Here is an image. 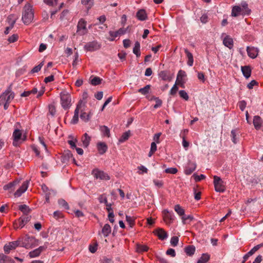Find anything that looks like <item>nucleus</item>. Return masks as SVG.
<instances>
[{"label":"nucleus","mask_w":263,"mask_h":263,"mask_svg":"<svg viewBox=\"0 0 263 263\" xmlns=\"http://www.w3.org/2000/svg\"><path fill=\"white\" fill-rule=\"evenodd\" d=\"M92 174L96 179L103 180H108L110 179V177L107 173L98 169H94L92 170Z\"/></svg>","instance_id":"obj_8"},{"label":"nucleus","mask_w":263,"mask_h":263,"mask_svg":"<svg viewBox=\"0 0 263 263\" xmlns=\"http://www.w3.org/2000/svg\"><path fill=\"white\" fill-rule=\"evenodd\" d=\"M136 16L139 20L142 21L147 18V14L144 9L139 10L136 14Z\"/></svg>","instance_id":"obj_29"},{"label":"nucleus","mask_w":263,"mask_h":263,"mask_svg":"<svg viewBox=\"0 0 263 263\" xmlns=\"http://www.w3.org/2000/svg\"><path fill=\"white\" fill-rule=\"evenodd\" d=\"M18 209L23 212V215H28L31 212V209L25 204L21 205L19 206Z\"/></svg>","instance_id":"obj_31"},{"label":"nucleus","mask_w":263,"mask_h":263,"mask_svg":"<svg viewBox=\"0 0 263 263\" xmlns=\"http://www.w3.org/2000/svg\"><path fill=\"white\" fill-rule=\"evenodd\" d=\"M84 106V104L83 103L82 101H80L77 106V107L74 110V116L71 120V123L73 124H76L79 120V110Z\"/></svg>","instance_id":"obj_13"},{"label":"nucleus","mask_w":263,"mask_h":263,"mask_svg":"<svg viewBox=\"0 0 263 263\" xmlns=\"http://www.w3.org/2000/svg\"><path fill=\"white\" fill-rule=\"evenodd\" d=\"M48 108H49V114L52 116H54L55 114V112H56V110H55V107L53 105H49Z\"/></svg>","instance_id":"obj_57"},{"label":"nucleus","mask_w":263,"mask_h":263,"mask_svg":"<svg viewBox=\"0 0 263 263\" xmlns=\"http://www.w3.org/2000/svg\"><path fill=\"white\" fill-rule=\"evenodd\" d=\"M43 66V62H41L40 64H39L38 65L35 66L32 70H31V72L32 73H35V72H37L38 71H39L41 68L42 67V66Z\"/></svg>","instance_id":"obj_55"},{"label":"nucleus","mask_w":263,"mask_h":263,"mask_svg":"<svg viewBox=\"0 0 263 263\" xmlns=\"http://www.w3.org/2000/svg\"><path fill=\"white\" fill-rule=\"evenodd\" d=\"M166 253L167 255H171L172 257H175L176 255L175 250L172 248L168 249Z\"/></svg>","instance_id":"obj_63"},{"label":"nucleus","mask_w":263,"mask_h":263,"mask_svg":"<svg viewBox=\"0 0 263 263\" xmlns=\"http://www.w3.org/2000/svg\"><path fill=\"white\" fill-rule=\"evenodd\" d=\"M137 250L139 253L146 252L148 250V247L145 245H138L137 246Z\"/></svg>","instance_id":"obj_46"},{"label":"nucleus","mask_w":263,"mask_h":263,"mask_svg":"<svg viewBox=\"0 0 263 263\" xmlns=\"http://www.w3.org/2000/svg\"><path fill=\"white\" fill-rule=\"evenodd\" d=\"M90 114H87L86 112H82L80 115V118L84 122H87L90 119Z\"/></svg>","instance_id":"obj_47"},{"label":"nucleus","mask_w":263,"mask_h":263,"mask_svg":"<svg viewBox=\"0 0 263 263\" xmlns=\"http://www.w3.org/2000/svg\"><path fill=\"white\" fill-rule=\"evenodd\" d=\"M184 251L187 255L192 256L195 252V247L194 246H188L184 248Z\"/></svg>","instance_id":"obj_32"},{"label":"nucleus","mask_w":263,"mask_h":263,"mask_svg":"<svg viewBox=\"0 0 263 263\" xmlns=\"http://www.w3.org/2000/svg\"><path fill=\"white\" fill-rule=\"evenodd\" d=\"M101 45L97 41H92L87 43L84 46V49L86 51H94L99 49Z\"/></svg>","instance_id":"obj_10"},{"label":"nucleus","mask_w":263,"mask_h":263,"mask_svg":"<svg viewBox=\"0 0 263 263\" xmlns=\"http://www.w3.org/2000/svg\"><path fill=\"white\" fill-rule=\"evenodd\" d=\"M196 164L195 162L189 161L185 166L184 173L186 175L191 174L196 169Z\"/></svg>","instance_id":"obj_17"},{"label":"nucleus","mask_w":263,"mask_h":263,"mask_svg":"<svg viewBox=\"0 0 263 263\" xmlns=\"http://www.w3.org/2000/svg\"><path fill=\"white\" fill-rule=\"evenodd\" d=\"M44 2L47 5L53 6L57 5L58 0H44Z\"/></svg>","instance_id":"obj_58"},{"label":"nucleus","mask_w":263,"mask_h":263,"mask_svg":"<svg viewBox=\"0 0 263 263\" xmlns=\"http://www.w3.org/2000/svg\"><path fill=\"white\" fill-rule=\"evenodd\" d=\"M61 103L63 108L66 109L69 108L71 105V96L67 91L64 90L61 92Z\"/></svg>","instance_id":"obj_4"},{"label":"nucleus","mask_w":263,"mask_h":263,"mask_svg":"<svg viewBox=\"0 0 263 263\" xmlns=\"http://www.w3.org/2000/svg\"><path fill=\"white\" fill-rule=\"evenodd\" d=\"M14 93L11 91V87L9 86L0 96V106L3 105L5 110L7 109L9 104L14 99Z\"/></svg>","instance_id":"obj_1"},{"label":"nucleus","mask_w":263,"mask_h":263,"mask_svg":"<svg viewBox=\"0 0 263 263\" xmlns=\"http://www.w3.org/2000/svg\"><path fill=\"white\" fill-rule=\"evenodd\" d=\"M58 203L60 206L64 208L65 209H69L68 203L64 199H61L58 200Z\"/></svg>","instance_id":"obj_44"},{"label":"nucleus","mask_w":263,"mask_h":263,"mask_svg":"<svg viewBox=\"0 0 263 263\" xmlns=\"http://www.w3.org/2000/svg\"><path fill=\"white\" fill-rule=\"evenodd\" d=\"M156 142H152L151 145V149L148 153V157H151L153 154L157 150V145Z\"/></svg>","instance_id":"obj_41"},{"label":"nucleus","mask_w":263,"mask_h":263,"mask_svg":"<svg viewBox=\"0 0 263 263\" xmlns=\"http://www.w3.org/2000/svg\"><path fill=\"white\" fill-rule=\"evenodd\" d=\"M193 217L192 215H188V216L183 215L182 217V220L184 224L187 223L188 220L191 221L193 220Z\"/></svg>","instance_id":"obj_50"},{"label":"nucleus","mask_w":263,"mask_h":263,"mask_svg":"<svg viewBox=\"0 0 263 263\" xmlns=\"http://www.w3.org/2000/svg\"><path fill=\"white\" fill-rule=\"evenodd\" d=\"M31 216L29 215H22L18 220V224L16 222H14L13 226L15 229L18 228H22L30 220Z\"/></svg>","instance_id":"obj_7"},{"label":"nucleus","mask_w":263,"mask_h":263,"mask_svg":"<svg viewBox=\"0 0 263 263\" xmlns=\"http://www.w3.org/2000/svg\"><path fill=\"white\" fill-rule=\"evenodd\" d=\"M20 181L15 180L12 182H10L9 183L6 184L4 186L3 189L4 190H10V192H12L14 190V187L19 183Z\"/></svg>","instance_id":"obj_26"},{"label":"nucleus","mask_w":263,"mask_h":263,"mask_svg":"<svg viewBox=\"0 0 263 263\" xmlns=\"http://www.w3.org/2000/svg\"><path fill=\"white\" fill-rule=\"evenodd\" d=\"M184 52L188 59L187 64L189 66H192L194 62L193 55L187 49H184Z\"/></svg>","instance_id":"obj_30"},{"label":"nucleus","mask_w":263,"mask_h":263,"mask_svg":"<svg viewBox=\"0 0 263 263\" xmlns=\"http://www.w3.org/2000/svg\"><path fill=\"white\" fill-rule=\"evenodd\" d=\"M177 169L175 167H170V168H166L165 170V172L166 173H169V174H175L177 173Z\"/></svg>","instance_id":"obj_54"},{"label":"nucleus","mask_w":263,"mask_h":263,"mask_svg":"<svg viewBox=\"0 0 263 263\" xmlns=\"http://www.w3.org/2000/svg\"><path fill=\"white\" fill-rule=\"evenodd\" d=\"M154 233L162 240L167 237V233L163 229L158 228L154 231Z\"/></svg>","instance_id":"obj_18"},{"label":"nucleus","mask_w":263,"mask_h":263,"mask_svg":"<svg viewBox=\"0 0 263 263\" xmlns=\"http://www.w3.org/2000/svg\"><path fill=\"white\" fill-rule=\"evenodd\" d=\"M78 62H79V54L77 52L75 53L74 55V60L72 62L73 67H76L77 65Z\"/></svg>","instance_id":"obj_56"},{"label":"nucleus","mask_w":263,"mask_h":263,"mask_svg":"<svg viewBox=\"0 0 263 263\" xmlns=\"http://www.w3.org/2000/svg\"><path fill=\"white\" fill-rule=\"evenodd\" d=\"M100 130L103 136H106L107 137H110V130L106 126H101L100 127Z\"/></svg>","instance_id":"obj_33"},{"label":"nucleus","mask_w":263,"mask_h":263,"mask_svg":"<svg viewBox=\"0 0 263 263\" xmlns=\"http://www.w3.org/2000/svg\"><path fill=\"white\" fill-rule=\"evenodd\" d=\"M210 259V255L208 254H203L198 260L197 263H206Z\"/></svg>","instance_id":"obj_36"},{"label":"nucleus","mask_w":263,"mask_h":263,"mask_svg":"<svg viewBox=\"0 0 263 263\" xmlns=\"http://www.w3.org/2000/svg\"><path fill=\"white\" fill-rule=\"evenodd\" d=\"M186 76L185 72L180 70L177 74V79H176V83H177L178 84L180 85L182 87H184V84L182 82V79L184 77Z\"/></svg>","instance_id":"obj_21"},{"label":"nucleus","mask_w":263,"mask_h":263,"mask_svg":"<svg viewBox=\"0 0 263 263\" xmlns=\"http://www.w3.org/2000/svg\"><path fill=\"white\" fill-rule=\"evenodd\" d=\"M223 43L225 46L229 49H232L233 47V41L232 38L229 36H227L223 40Z\"/></svg>","instance_id":"obj_25"},{"label":"nucleus","mask_w":263,"mask_h":263,"mask_svg":"<svg viewBox=\"0 0 263 263\" xmlns=\"http://www.w3.org/2000/svg\"><path fill=\"white\" fill-rule=\"evenodd\" d=\"M129 136H130V133L129 132L124 133L123 134L121 139H120V141L122 142H124V141L127 140L128 139V138L129 137Z\"/></svg>","instance_id":"obj_51"},{"label":"nucleus","mask_w":263,"mask_h":263,"mask_svg":"<svg viewBox=\"0 0 263 263\" xmlns=\"http://www.w3.org/2000/svg\"><path fill=\"white\" fill-rule=\"evenodd\" d=\"M150 88L151 85H147L144 87L139 89L138 91L143 95H145L149 93Z\"/></svg>","instance_id":"obj_37"},{"label":"nucleus","mask_w":263,"mask_h":263,"mask_svg":"<svg viewBox=\"0 0 263 263\" xmlns=\"http://www.w3.org/2000/svg\"><path fill=\"white\" fill-rule=\"evenodd\" d=\"M90 141V137L87 135V133H85L82 138V141L83 142V146L85 147H87L89 144Z\"/></svg>","instance_id":"obj_34"},{"label":"nucleus","mask_w":263,"mask_h":263,"mask_svg":"<svg viewBox=\"0 0 263 263\" xmlns=\"http://www.w3.org/2000/svg\"><path fill=\"white\" fill-rule=\"evenodd\" d=\"M174 210L179 215L183 216L184 215V210L180 205H176Z\"/></svg>","instance_id":"obj_38"},{"label":"nucleus","mask_w":263,"mask_h":263,"mask_svg":"<svg viewBox=\"0 0 263 263\" xmlns=\"http://www.w3.org/2000/svg\"><path fill=\"white\" fill-rule=\"evenodd\" d=\"M163 219L166 223H171L174 220V214L172 212H170L167 210L163 211Z\"/></svg>","instance_id":"obj_15"},{"label":"nucleus","mask_w":263,"mask_h":263,"mask_svg":"<svg viewBox=\"0 0 263 263\" xmlns=\"http://www.w3.org/2000/svg\"><path fill=\"white\" fill-rule=\"evenodd\" d=\"M154 99L156 101V104L154 106V108L160 107L162 105V101L158 98H155Z\"/></svg>","instance_id":"obj_61"},{"label":"nucleus","mask_w":263,"mask_h":263,"mask_svg":"<svg viewBox=\"0 0 263 263\" xmlns=\"http://www.w3.org/2000/svg\"><path fill=\"white\" fill-rule=\"evenodd\" d=\"M102 79L98 77H95L91 80V84L93 86L98 85L101 84Z\"/></svg>","instance_id":"obj_39"},{"label":"nucleus","mask_w":263,"mask_h":263,"mask_svg":"<svg viewBox=\"0 0 263 263\" xmlns=\"http://www.w3.org/2000/svg\"><path fill=\"white\" fill-rule=\"evenodd\" d=\"M161 135V133L156 134L154 135V138H153V139L155 141L154 142H156V143H158V144L160 142L159 139H160V137Z\"/></svg>","instance_id":"obj_62"},{"label":"nucleus","mask_w":263,"mask_h":263,"mask_svg":"<svg viewBox=\"0 0 263 263\" xmlns=\"http://www.w3.org/2000/svg\"><path fill=\"white\" fill-rule=\"evenodd\" d=\"M250 11L246 2H242L240 6H235L232 8L231 15L236 17L240 15L249 14Z\"/></svg>","instance_id":"obj_3"},{"label":"nucleus","mask_w":263,"mask_h":263,"mask_svg":"<svg viewBox=\"0 0 263 263\" xmlns=\"http://www.w3.org/2000/svg\"><path fill=\"white\" fill-rule=\"evenodd\" d=\"M111 229L109 224L106 223L105 224L102 229L101 233L103 234V236L106 237H107L109 234L111 233Z\"/></svg>","instance_id":"obj_28"},{"label":"nucleus","mask_w":263,"mask_h":263,"mask_svg":"<svg viewBox=\"0 0 263 263\" xmlns=\"http://www.w3.org/2000/svg\"><path fill=\"white\" fill-rule=\"evenodd\" d=\"M20 242L18 240L10 242L8 244H6L4 247V250L6 254H9L10 251L14 250L18 246Z\"/></svg>","instance_id":"obj_12"},{"label":"nucleus","mask_w":263,"mask_h":263,"mask_svg":"<svg viewBox=\"0 0 263 263\" xmlns=\"http://www.w3.org/2000/svg\"><path fill=\"white\" fill-rule=\"evenodd\" d=\"M34 13L32 6L29 3L25 4L23 8L22 20L26 25L30 24L33 20Z\"/></svg>","instance_id":"obj_2"},{"label":"nucleus","mask_w":263,"mask_h":263,"mask_svg":"<svg viewBox=\"0 0 263 263\" xmlns=\"http://www.w3.org/2000/svg\"><path fill=\"white\" fill-rule=\"evenodd\" d=\"M263 246V243L259 244L254 247L249 252V254L252 255L254 254L258 250Z\"/></svg>","instance_id":"obj_45"},{"label":"nucleus","mask_w":263,"mask_h":263,"mask_svg":"<svg viewBox=\"0 0 263 263\" xmlns=\"http://www.w3.org/2000/svg\"><path fill=\"white\" fill-rule=\"evenodd\" d=\"M99 200L101 203H107V200L106 197L104 195H101L99 197Z\"/></svg>","instance_id":"obj_64"},{"label":"nucleus","mask_w":263,"mask_h":263,"mask_svg":"<svg viewBox=\"0 0 263 263\" xmlns=\"http://www.w3.org/2000/svg\"><path fill=\"white\" fill-rule=\"evenodd\" d=\"M179 239L177 236H173L171 238V244L172 246L175 247L177 245L178 243Z\"/></svg>","instance_id":"obj_53"},{"label":"nucleus","mask_w":263,"mask_h":263,"mask_svg":"<svg viewBox=\"0 0 263 263\" xmlns=\"http://www.w3.org/2000/svg\"><path fill=\"white\" fill-rule=\"evenodd\" d=\"M237 129H233L231 131V137L232 140L234 144H236L237 143Z\"/></svg>","instance_id":"obj_40"},{"label":"nucleus","mask_w":263,"mask_h":263,"mask_svg":"<svg viewBox=\"0 0 263 263\" xmlns=\"http://www.w3.org/2000/svg\"><path fill=\"white\" fill-rule=\"evenodd\" d=\"M253 123L255 128L258 130L260 128L263 121L259 116H255L254 117Z\"/></svg>","instance_id":"obj_20"},{"label":"nucleus","mask_w":263,"mask_h":263,"mask_svg":"<svg viewBox=\"0 0 263 263\" xmlns=\"http://www.w3.org/2000/svg\"><path fill=\"white\" fill-rule=\"evenodd\" d=\"M140 45L139 42H136L133 48V52L137 57H139L140 55Z\"/></svg>","instance_id":"obj_35"},{"label":"nucleus","mask_w":263,"mask_h":263,"mask_svg":"<svg viewBox=\"0 0 263 263\" xmlns=\"http://www.w3.org/2000/svg\"><path fill=\"white\" fill-rule=\"evenodd\" d=\"M18 38V35L17 34H14L8 38V41L9 43H14L17 40Z\"/></svg>","instance_id":"obj_52"},{"label":"nucleus","mask_w":263,"mask_h":263,"mask_svg":"<svg viewBox=\"0 0 263 263\" xmlns=\"http://www.w3.org/2000/svg\"><path fill=\"white\" fill-rule=\"evenodd\" d=\"M77 33L80 35H83L88 32L86 28V22L83 19H81L77 25Z\"/></svg>","instance_id":"obj_9"},{"label":"nucleus","mask_w":263,"mask_h":263,"mask_svg":"<svg viewBox=\"0 0 263 263\" xmlns=\"http://www.w3.org/2000/svg\"><path fill=\"white\" fill-rule=\"evenodd\" d=\"M247 103L245 101H241L239 102L238 105L241 110L243 111L246 107Z\"/></svg>","instance_id":"obj_60"},{"label":"nucleus","mask_w":263,"mask_h":263,"mask_svg":"<svg viewBox=\"0 0 263 263\" xmlns=\"http://www.w3.org/2000/svg\"><path fill=\"white\" fill-rule=\"evenodd\" d=\"M214 185L215 190L217 192H223L226 190L224 182L218 176H214Z\"/></svg>","instance_id":"obj_6"},{"label":"nucleus","mask_w":263,"mask_h":263,"mask_svg":"<svg viewBox=\"0 0 263 263\" xmlns=\"http://www.w3.org/2000/svg\"><path fill=\"white\" fill-rule=\"evenodd\" d=\"M179 93L180 97L184 99L185 100L187 101L189 100V96L185 91L183 90H180Z\"/></svg>","instance_id":"obj_48"},{"label":"nucleus","mask_w":263,"mask_h":263,"mask_svg":"<svg viewBox=\"0 0 263 263\" xmlns=\"http://www.w3.org/2000/svg\"><path fill=\"white\" fill-rule=\"evenodd\" d=\"M13 145L17 146L19 144L23 143L26 139L25 134L23 135L22 132L19 129H15L13 133Z\"/></svg>","instance_id":"obj_5"},{"label":"nucleus","mask_w":263,"mask_h":263,"mask_svg":"<svg viewBox=\"0 0 263 263\" xmlns=\"http://www.w3.org/2000/svg\"><path fill=\"white\" fill-rule=\"evenodd\" d=\"M40 254H41V253L40 252V251L38 250L37 249H35L34 250L30 252L29 253V256L30 257L33 258V257H35L39 256Z\"/></svg>","instance_id":"obj_49"},{"label":"nucleus","mask_w":263,"mask_h":263,"mask_svg":"<svg viewBox=\"0 0 263 263\" xmlns=\"http://www.w3.org/2000/svg\"><path fill=\"white\" fill-rule=\"evenodd\" d=\"M126 220L130 228H132L134 226L135 220V218L126 215Z\"/></svg>","instance_id":"obj_43"},{"label":"nucleus","mask_w":263,"mask_h":263,"mask_svg":"<svg viewBox=\"0 0 263 263\" xmlns=\"http://www.w3.org/2000/svg\"><path fill=\"white\" fill-rule=\"evenodd\" d=\"M242 72L246 78H249L251 76V69L249 66H241Z\"/></svg>","instance_id":"obj_27"},{"label":"nucleus","mask_w":263,"mask_h":263,"mask_svg":"<svg viewBox=\"0 0 263 263\" xmlns=\"http://www.w3.org/2000/svg\"><path fill=\"white\" fill-rule=\"evenodd\" d=\"M159 77L164 81H171L172 79V76L167 71H161L159 73Z\"/></svg>","instance_id":"obj_19"},{"label":"nucleus","mask_w":263,"mask_h":263,"mask_svg":"<svg viewBox=\"0 0 263 263\" xmlns=\"http://www.w3.org/2000/svg\"><path fill=\"white\" fill-rule=\"evenodd\" d=\"M73 155L72 153L70 151H66L63 154L62 156V160L64 163H66L69 161L70 158H72V160L73 162L75 161V159L72 158Z\"/></svg>","instance_id":"obj_23"},{"label":"nucleus","mask_w":263,"mask_h":263,"mask_svg":"<svg viewBox=\"0 0 263 263\" xmlns=\"http://www.w3.org/2000/svg\"><path fill=\"white\" fill-rule=\"evenodd\" d=\"M36 241L34 237L26 235L22 243V246L28 249L33 247Z\"/></svg>","instance_id":"obj_11"},{"label":"nucleus","mask_w":263,"mask_h":263,"mask_svg":"<svg viewBox=\"0 0 263 263\" xmlns=\"http://www.w3.org/2000/svg\"><path fill=\"white\" fill-rule=\"evenodd\" d=\"M109 36L107 37V39L110 41H114L115 38L118 36V35L116 31H110L109 32Z\"/></svg>","instance_id":"obj_42"},{"label":"nucleus","mask_w":263,"mask_h":263,"mask_svg":"<svg viewBox=\"0 0 263 263\" xmlns=\"http://www.w3.org/2000/svg\"><path fill=\"white\" fill-rule=\"evenodd\" d=\"M248 55L252 59H255L257 57L258 53V49L254 47L248 46L247 48Z\"/></svg>","instance_id":"obj_16"},{"label":"nucleus","mask_w":263,"mask_h":263,"mask_svg":"<svg viewBox=\"0 0 263 263\" xmlns=\"http://www.w3.org/2000/svg\"><path fill=\"white\" fill-rule=\"evenodd\" d=\"M17 18L18 17L13 14L8 15L7 18V22H8L9 26H11V27H13Z\"/></svg>","instance_id":"obj_24"},{"label":"nucleus","mask_w":263,"mask_h":263,"mask_svg":"<svg viewBox=\"0 0 263 263\" xmlns=\"http://www.w3.org/2000/svg\"><path fill=\"white\" fill-rule=\"evenodd\" d=\"M177 84H177V83L176 82V83L174 85L173 87L171 88V89L170 90V94L171 95H174L176 93V92L178 89V88L177 86Z\"/></svg>","instance_id":"obj_59"},{"label":"nucleus","mask_w":263,"mask_h":263,"mask_svg":"<svg viewBox=\"0 0 263 263\" xmlns=\"http://www.w3.org/2000/svg\"><path fill=\"white\" fill-rule=\"evenodd\" d=\"M29 183V180L24 181L22 186L15 192L14 195L15 197H18L24 193L28 189V185Z\"/></svg>","instance_id":"obj_14"},{"label":"nucleus","mask_w":263,"mask_h":263,"mask_svg":"<svg viewBox=\"0 0 263 263\" xmlns=\"http://www.w3.org/2000/svg\"><path fill=\"white\" fill-rule=\"evenodd\" d=\"M107 146L105 142H99L97 143V149L100 154H104L107 149Z\"/></svg>","instance_id":"obj_22"}]
</instances>
